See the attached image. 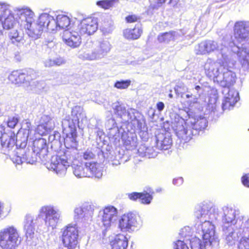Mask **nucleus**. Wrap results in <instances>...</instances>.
Wrapping results in <instances>:
<instances>
[{"label": "nucleus", "mask_w": 249, "mask_h": 249, "mask_svg": "<svg viewBox=\"0 0 249 249\" xmlns=\"http://www.w3.org/2000/svg\"><path fill=\"white\" fill-rule=\"evenodd\" d=\"M235 40L228 42V46L236 54L242 67L249 70V22L239 21L234 26Z\"/></svg>", "instance_id": "f257e3e1"}, {"label": "nucleus", "mask_w": 249, "mask_h": 249, "mask_svg": "<svg viewBox=\"0 0 249 249\" xmlns=\"http://www.w3.org/2000/svg\"><path fill=\"white\" fill-rule=\"evenodd\" d=\"M43 218L47 227L55 229L61 221V213L53 205L42 206L36 217L30 214L26 215L24 222V230L27 239H32L35 234V226L40 218Z\"/></svg>", "instance_id": "f03ea898"}, {"label": "nucleus", "mask_w": 249, "mask_h": 249, "mask_svg": "<svg viewBox=\"0 0 249 249\" xmlns=\"http://www.w3.org/2000/svg\"><path fill=\"white\" fill-rule=\"evenodd\" d=\"M214 208H209L203 205L199 206L195 212V215L197 219H200L201 228L202 232L204 246L206 249L216 247L219 244V239L215 232V227L212 223L213 219H216Z\"/></svg>", "instance_id": "7ed1b4c3"}, {"label": "nucleus", "mask_w": 249, "mask_h": 249, "mask_svg": "<svg viewBox=\"0 0 249 249\" xmlns=\"http://www.w3.org/2000/svg\"><path fill=\"white\" fill-rule=\"evenodd\" d=\"M15 14L20 19L21 25L23 26L27 34L30 37L37 39L40 36L44 29L48 30L47 22H41V14L37 22H34L35 14L29 7H17Z\"/></svg>", "instance_id": "20e7f679"}, {"label": "nucleus", "mask_w": 249, "mask_h": 249, "mask_svg": "<svg viewBox=\"0 0 249 249\" xmlns=\"http://www.w3.org/2000/svg\"><path fill=\"white\" fill-rule=\"evenodd\" d=\"M228 41L225 38L217 41L207 40L202 41L196 46L195 51L197 54H208L218 52L221 55L219 60L223 64H233V57L229 51Z\"/></svg>", "instance_id": "39448f33"}, {"label": "nucleus", "mask_w": 249, "mask_h": 249, "mask_svg": "<svg viewBox=\"0 0 249 249\" xmlns=\"http://www.w3.org/2000/svg\"><path fill=\"white\" fill-rule=\"evenodd\" d=\"M82 111L80 107H74L71 111V116H67L62 121L63 133L66 135L64 144L67 148H76L77 145L76 126L80 119L84 116Z\"/></svg>", "instance_id": "423d86ee"}, {"label": "nucleus", "mask_w": 249, "mask_h": 249, "mask_svg": "<svg viewBox=\"0 0 249 249\" xmlns=\"http://www.w3.org/2000/svg\"><path fill=\"white\" fill-rule=\"evenodd\" d=\"M19 232L13 226H7L0 231V246L3 249H14L20 243Z\"/></svg>", "instance_id": "0eeeda50"}, {"label": "nucleus", "mask_w": 249, "mask_h": 249, "mask_svg": "<svg viewBox=\"0 0 249 249\" xmlns=\"http://www.w3.org/2000/svg\"><path fill=\"white\" fill-rule=\"evenodd\" d=\"M189 122L176 114L171 124L176 136L185 142H189L195 135Z\"/></svg>", "instance_id": "6e6552de"}, {"label": "nucleus", "mask_w": 249, "mask_h": 249, "mask_svg": "<svg viewBox=\"0 0 249 249\" xmlns=\"http://www.w3.org/2000/svg\"><path fill=\"white\" fill-rule=\"evenodd\" d=\"M112 48V45L108 38L98 40L94 48L85 52L83 58L88 60H99L107 56Z\"/></svg>", "instance_id": "1a4fd4ad"}, {"label": "nucleus", "mask_w": 249, "mask_h": 249, "mask_svg": "<svg viewBox=\"0 0 249 249\" xmlns=\"http://www.w3.org/2000/svg\"><path fill=\"white\" fill-rule=\"evenodd\" d=\"M41 22H47L48 31L53 32L58 29H65L71 24L69 17L63 14L58 15L56 18L47 13L42 14Z\"/></svg>", "instance_id": "9d476101"}, {"label": "nucleus", "mask_w": 249, "mask_h": 249, "mask_svg": "<svg viewBox=\"0 0 249 249\" xmlns=\"http://www.w3.org/2000/svg\"><path fill=\"white\" fill-rule=\"evenodd\" d=\"M142 225L140 216L133 213L124 214L119 220V227L122 231L131 232L139 229Z\"/></svg>", "instance_id": "9b49d317"}, {"label": "nucleus", "mask_w": 249, "mask_h": 249, "mask_svg": "<svg viewBox=\"0 0 249 249\" xmlns=\"http://www.w3.org/2000/svg\"><path fill=\"white\" fill-rule=\"evenodd\" d=\"M67 154L68 151L64 152L63 155L59 153L58 155L52 157L48 168L55 172L58 177H64L66 174L67 168L70 166V162L68 161Z\"/></svg>", "instance_id": "f8f14e48"}, {"label": "nucleus", "mask_w": 249, "mask_h": 249, "mask_svg": "<svg viewBox=\"0 0 249 249\" xmlns=\"http://www.w3.org/2000/svg\"><path fill=\"white\" fill-rule=\"evenodd\" d=\"M235 62V61L233 59V64L231 65L226 63L223 64L221 61L219 60V58H218V61H214L211 58H208L204 65L205 73L208 77H213V81L215 82L217 77L219 76L223 68L226 66L231 68L234 66Z\"/></svg>", "instance_id": "ddd939ff"}, {"label": "nucleus", "mask_w": 249, "mask_h": 249, "mask_svg": "<svg viewBox=\"0 0 249 249\" xmlns=\"http://www.w3.org/2000/svg\"><path fill=\"white\" fill-rule=\"evenodd\" d=\"M13 13H11L10 6L5 3L0 4V20L3 29L9 30L13 28L17 22L16 21L20 19L15 14V10Z\"/></svg>", "instance_id": "4468645a"}, {"label": "nucleus", "mask_w": 249, "mask_h": 249, "mask_svg": "<svg viewBox=\"0 0 249 249\" xmlns=\"http://www.w3.org/2000/svg\"><path fill=\"white\" fill-rule=\"evenodd\" d=\"M78 230L76 225H69L64 229L62 241L68 249H74L78 243Z\"/></svg>", "instance_id": "2eb2a0df"}, {"label": "nucleus", "mask_w": 249, "mask_h": 249, "mask_svg": "<svg viewBox=\"0 0 249 249\" xmlns=\"http://www.w3.org/2000/svg\"><path fill=\"white\" fill-rule=\"evenodd\" d=\"M225 239L230 245L235 244L240 238L244 235L245 231L237 228L236 224L233 225H225L222 228Z\"/></svg>", "instance_id": "dca6fc26"}, {"label": "nucleus", "mask_w": 249, "mask_h": 249, "mask_svg": "<svg viewBox=\"0 0 249 249\" xmlns=\"http://www.w3.org/2000/svg\"><path fill=\"white\" fill-rule=\"evenodd\" d=\"M222 92L224 94L222 105L223 110H230L239 100V93L235 89H230V88H224Z\"/></svg>", "instance_id": "f3484780"}, {"label": "nucleus", "mask_w": 249, "mask_h": 249, "mask_svg": "<svg viewBox=\"0 0 249 249\" xmlns=\"http://www.w3.org/2000/svg\"><path fill=\"white\" fill-rule=\"evenodd\" d=\"M74 26L81 35H90L94 33L98 28L97 20L96 18H88L83 19L80 24Z\"/></svg>", "instance_id": "a211bd4d"}, {"label": "nucleus", "mask_w": 249, "mask_h": 249, "mask_svg": "<svg viewBox=\"0 0 249 249\" xmlns=\"http://www.w3.org/2000/svg\"><path fill=\"white\" fill-rule=\"evenodd\" d=\"M117 210L114 207L108 206L100 212L103 225L106 228L110 227L117 219Z\"/></svg>", "instance_id": "6ab92c4d"}, {"label": "nucleus", "mask_w": 249, "mask_h": 249, "mask_svg": "<svg viewBox=\"0 0 249 249\" xmlns=\"http://www.w3.org/2000/svg\"><path fill=\"white\" fill-rule=\"evenodd\" d=\"M74 26L71 29L65 30L63 33V39L70 47L75 48L78 47L81 43V38L78 30Z\"/></svg>", "instance_id": "aec40b11"}, {"label": "nucleus", "mask_w": 249, "mask_h": 249, "mask_svg": "<svg viewBox=\"0 0 249 249\" xmlns=\"http://www.w3.org/2000/svg\"><path fill=\"white\" fill-rule=\"evenodd\" d=\"M236 75L234 72L229 70L226 67L223 68L220 74L215 82L218 83L221 86L226 88H230L235 83Z\"/></svg>", "instance_id": "412c9836"}, {"label": "nucleus", "mask_w": 249, "mask_h": 249, "mask_svg": "<svg viewBox=\"0 0 249 249\" xmlns=\"http://www.w3.org/2000/svg\"><path fill=\"white\" fill-rule=\"evenodd\" d=\"M8 79L11 83L15 84H20L25 83L26 85L29 84L32 88L31 89L36 88L40 89L39 86H36V84H38L37 81H29V77L24 73L20 72L18 71H13L8 76Z\"/></svg>", "instance_id": "4be33fe9"}, {"label": "nucleus", "mask_w": 249, "mask_h": 249, "mask_svg": "<svg viewBox=\"0 0 249 249\" xmlns=\"http://www.w3.org/2000/svg\"><path fill=\"white\" fill-rule=\"evenodd\" d=\"M223 214L222 216V228L225 225L230 226L236 224L237 211L235 209L228 207H224L223 209Z\"/></svg>", "instance_id": "5701e85b"}, {"label": "nucleus", "mask_w": 249, "mask_h": 249, "mask_svg": "<svg viewBox=\"0 0 249 249\" xmlns=\"http://www.w3.org/2000/svg\"><path fill=\"white\" fill-rule=\"evenodd\" d=\"M87 177H95L100 178L103 175V169L100 164L94 161H87L85 164Z\"/></svg>", "instance_id": "b1692460"}, {"label": "nucleus", "mask_w": 249, "mask_h": 249, "mask_svg": "<svg viewBox=\"0 0 249 249\" xmlns=\"http://www.w3.org/2000/svg\"><path fill=\"white\" fill-rule=\"evenodd\" d=\"M157 147L161 150H167L172 143V140L169 133H159L156 135Z\"/></svg>", "instance_id": "393cba45"}, {"label": "nucleus", "mask_w": 249, "mask_h": 249, "mask_svg": "<svg viewBox=\"0 0 249 249\" xmlns=\"http://www.w3.org/2000/svg\"><path fill=\"white\" fill-rule=\"evenodd\" d=\"M30 134V130L26 129L19 130L15 135L16 144L17 146H19L21 148L25 147L27 144V142L29 139L33 140V138L31 137Z\"/></svg>", "instance_id": "a878e982"}, {"label": "nucleus", "mask_w": 249, "mask_h": 249, "mask_svg": "<svg viewBox=\"0 0 249 249\" xmlns=\"http://www.w3.org/2000/svg\"><path fill=\"white\" fill-rule=\"evenodd\" d=\"M195 135L198 134L199 131L205 129L207 125V121L204 117H198L197 118L188 120Z\"/></svg>", "instance_id": "bb28decb"}, {"label": "nucleus", "mask_w": 249, "mask_h": 249, "mask_svg": "<svg viewBox=\"0 0 249 249\" xmlns=\"http://www.w3.org/2000/svg\"><path fill=\"white\" fill-rule=\"evenodd\" d=\"M110 245L111 249H126L128 240L123 234H118L110 241Z\"/></svg>", "instance_id": "cd10ccee"}, {"label": "nucleus", "mask_w": 249, "mask_h": 249, "mask_svg": "<svg viewBox=\"0 0 249 249\" xmlns=\"http://www.w3.org/2000/svg\"><path fill=\"white\" fill-rule=\"evenodd\" d=\"M0 139L1 145L3 148L10 149L16 144L15 134L12 132L1 134Z\"/></svg>", "instance_id": "c85d7f7f"}, {"label": "nucleus", "mask_w": 249, "mask_h": 249, "mask_svg": "<svg viewBox=\"0 0 249 249\" xmlns=\"http://www.w3.org/2000/svg\"><path fill=\"white\" fill-rule=\"evenodd\" d=\"M34 151L40 155H46L48 153V146L46 140L43 138H39L33 141Z\"/></svg>", "instance_id": "c756f323"}, {"label": "nucleus", "mask_w": 249, "mask_h": 249, "mask_svg": "<svg viewBox=\"0 0 249 249\" xmlns=\"http://www.w3.org/2000/svg\"><path fill=\"white\" fill-rule=\"evenodd\" d=\"M180 36L179 32L170 31L159 35L158 39L160 43H168L170 41H175Z\"/></svg>", "instance_id": "7c9ffc66"}, {"label": "nucleus", "mask_w": 249, "mask_h": 249, "mask_svg": "<svg viewBox=\"0 0 249 249\" xmlns=\"http://www.w3.org/2000/svg\"><path fill=\"white\" fill-rule=\"evenodd\" d=\"M142 30L139 26H136L132 29H126L124 31V36L128 39H136L140 37Z\"/></svg>", "instance_id": "2f4dec72"}, {"label": "nucleus", "mask_w": 249, "mask_h": 249, "mask_svg": "<svg viewBox=\"0 0 249 249\" xmlns=\"http://www.w3.org/2000/svg\"><path fill=\"white\" fill-rule=\"evenodd\" d=\"M8 36L11 42L17 46L24 43V38L22 33L16 29L12 30L8 34Z\"/></svg>", "instance_id": "473e14b6"}, {"label": "nucleus", "mask_w": 249, "mask_h": 249, "mask_svg": "<svg viewBox=\"0 0 249 249\" xmlns=\"http://www.w3.org/2000/svg\"><path fill=\"white\" fill-rule=\"evenodd\" d=\"M112 107L116 114L125 120L128 118V112L124 107L120 105L119 103L113 104Z\"/></svg>", "instance_id": "72a5a7b5"}, {"label": "nucleus", "mask_w": 249, "mask_h": 249, "mask_svg": "<svg viewBox=\"0 0 249 249\" xmlns=\"http://www.w3.org/2000/svg\"><path fill=\"white\" fill-rule=\"evenodd\" d=\"M40 123L45 125L48 129L53 130L55 127L54 121L50 116L43 115L41 117Z\"/></svg>", "instance_id": "f704fd0d"}, {"label": "nucleus", "mask_w": 249, "mask_h": 249, "mask_svg": "<svg viewBox=\"0 0 249 249\" xmlns=\"http://www.w3.org/2000/svg\"><path fill=\"white\" fill-rule=\"evenodd\" d=\"M237 228L244 229L245 231L244 234L249 232V218L247 216H242L241 219H239L236 222Z\"/></svg>", "instance_id": "c9c22d12"}, {"label": "nucleus", "mask_w": 249, "mask_h": 249, "mask_svg": "<svg viewBox=\"0 0 249 249\" xmlns=\"http://www.w3.org/2000/svg\"><path fill=\"white\" fill-rule=\"evenodd\" d=\"M73 174L77 178H81L87 177L85 167L81 165L73 163L72 166Z\"/></svg>", "instance_id": "e433bc0d"}, {"label": "nucleus", "mask_w": 249, "mask_h": 249, "mask_svg": "<svg viewBox=\"0 0 249 249\" xmlns=\"http://www.w3.org/2000/svg\"><path fill=\"white\" fill-rule=\"evenodd\" d=\"M84 220L88 221L91 220L93 215L94 210L92 207L88 204L83 205Z\"/></svg>", "instance_id": "4c0bfd02"}, {"label": "nucleus", "mask_w": 249, "mask_h": 249, "mask_svg": "<svg viewBox=\"0 0 249 249\" xmlns=\"http://www.w3.org/2000/svg\"><path fill=\"white\" fill-rule=\"evenodd\" d=\"M132 124L134 125L135 129L136 130L144 132L147 129L145 120L142 118L141 119L135 118V119L132 121Z\"/></svg>", "instance_id": "58836bf2"}, {"label": "nucleus", "mask_w": 249, "mask_h": 249, "mask_svg": "<svg viewBox=\"0 0 249 249\" xmlns=\"http://www.w3.org/2000/svg\"><path fill=\"white\" fill-rule=\"evenodd\" d=\"M118 2V0H103L97 2V5L104 9H108Z\"/></svg>", "instance_id": "ea45409f"}, {"label": "nucleus", "mask_w": 249, "mask_h": 249, "mask_svg": "<svg viewBox=\"0 0 249 249\" xmlns=\"http://www.w3.org/2000/svg\"><path fill=\"white\" fill-rule=\"evenodd\" d=\"M238 249H249V235L247 236L244 234L240 239L238 244Z\"/></svg>", "instance_id": "a19ab883"}, {"label": "nucleus", "mask_w": 249, "mask_h": 249, "mask_svg": "<svg viewBox=\"0 0 249 249\" xmlns=\"http://www.w3.org/2000/svg\"><path fill=\"white\" fill-rule=\"evenodd\" d=\"M152 196L147 192L141 193L139 200L141 203L144 204H149L150 203Z\"/></svg>", "instance_id": "79ce46f5"}, {"label": "nucleus", "mask_w": 249, "mask_h": 249, "mask_svg": "<svg viewBox=\"0 0 249 249\" xmlns=\"http://www.w3.org/2000/svg\"><path fill=\"white\" fill-rule=\"evenodd\" d=\"M130 80L118 81L115 83L114 86L118 89H126L130 86Z\"/></svg>", "instance_id": "37998d69"}, {"label": "nucleus", "mask_w": 249, "mask_h": 249, "mask_svg": "<svg viewBox=\"0 0 249 249\" xmlns=\"http://www.w3.org/2000/svg\"><path fill=\"white\" fill-rule=\"evenodd\" d=\"M192 249H203L201 240L197 238H195L190 240Z\"/></svg>", "instance_id": "c03bdc74"}, {"label": "nucleus", "mask_w": 249, "mask_h": 249, "mask_svg": "<svg viewBox=\"0 0 249 249\" xmlns=\"http://www.w3.org/2000/svg\"><path fill=\"white\" fill-rule=\"evenodd\" d=\"M51 130H52V129H48L45 125L39 123L36 131L40 135H43Z\"/></svg>", "instance_id": "a18cd8bd"}, {"label": "nucleus", "mask_w": 249, "mask_h": 249, "mask_svg": "<svg viewBox=\"0 0 249 249\" xmlns=\"http://www.w3.org/2000/svg\"><path fill=\"white\" fill-rule=\"evenodd\" d=\"M83 206L81 207L76 208L74 210V218L77 220H79L80 219H84L83 216Z\"/></svg>", "instance_id": "49530a36"}, {"label": "nucleus", "mask_w": 249, "mask_h": 249, "mask_svg": "<svg viewBox=\"0 0 249 249\" xmlns=\"http://www.w3.org/2000/svg\"><path fill=\"white\" fill-rule=\"evenodd\" d=\"M174 249H189V248L184 241L178 240L175 243Z\"/></svg>", "instance_id": "de8ad7c7"}, {"label": "nucleus", "mask_w": 249, "mask_h": 249, "mask_svg": "<svg viewBox=\"0 0 249 249\" xmlns=\"http://www.w3.org/2000/svg\"><path fill=\"white\" fill-rule=\"evenodd\" d=\"M18 122V119L17 117H9L7 122V125L10 128H14Z\"/></svg>", "instance_id": "09e8293b"}, {"label": "nucleus", "mask_w": 249, "mask_h": 249, "mask_svg": "<svg viewBox=\"0 0 249 249\" xmlns=\"http://www.w3.org/2000/svg\"><path fill=\"white\" fill-rule=\"evenodd\" d=\"M83 157L84 160H89L94 158L95 155L91 151L87 150L83 153Z\"/></svg>", "instance_id": "8fccbe9b"}, {"label": "nucleus", "mask_w": 249, "mask_h": 249, "mask_svg": "<svg viewBox=\"0 0 249 249\" xmlns=\"http://www.w3.org/2000/svg\"><path fill=\"white\" fill-rule=\"evenodd\" d=\"M191 233V229L189 227H184V228L182 229L180 232V234L182 237H187V236H190Z\"/></svg>", "instance_id": "3c124183"}, {"label": "nucleus", "mask_w": 249, "mask_h": 249, "mask_svg": "<svg viewBox=\"0 0 249 249\" xmlns=\"http://www.w3.org/2000/svg\"><path fill=\"white\" fill-rule=\"evenodd\" d=\"M60 138V134L58 132H54L53 134L49 136V140L51 142H58Z\"/></svg>", "instance_id": "603ef678"}, {"label": "nucleus", "mask_w": 249, "mask_h": 249, "mask_svg": "<svg viewBox=\"0 0 249 249\" xmlns=\"http://www.w3.org/2000/svg\"><path fill=\"white\" fill-rule=\"evenodd\" d=\"M242 182L244 186L249 187V173L243 176L242 178Z\"/></svg>", "instance_id": "864d4df0"}, {"label": "nucleus", "mask_w": 249, "mask_h": 249, "mask_svg": "<svg viewBox=\"0 0 249 249\" xmlns=\"http://www.w3.org/2000/svg\"><path fill=\"white\" fill-rule=\"evenodd\" d=\"M141 193H132L128 194L129 198L132 200H135L140 198Z\"/></svg>", "instance_id": "5fc2aeb1"}, {"label": "nucleus", "mask_w": 249, "mask_h": 249, "mask_svg": "<svg viewBox=\"0 0 249 249\" xmlns=\"http://www.w3.org/2000/svg\"><path fill=\"white\" fill-rule=\"evenodd\" d=\"M199 94H198L197 95H193V97H191V98H190L188 101V102L190 104V106H191L192 104L196 103L197 101L198 97H199Z\"/></svg>", "instance_id": "6e6d98bb"}, {"label": "nucleus", "mask_w": 249, "mask_h": 249, "mask_svg": "<svg viewBox=\"0 0 249 249\" xmlns=\"http://www.w3.org/2000/svg\"><path fill=\"white\" fill-rule=\"evenodd\" d=\"M138 18L135 15H131L126 18V20L127 22L132 23L137 21Z\"/></svg>", "instance_id": "4d7b16f0"}, {"label": "nucleus", "mask_w": 249, "mask_h": 249, "mask_svg": "<svg viewBox=\"0 0 249 249\" xmlns=\"http://www.w3.org/2000/svg\"><path fill=\"white\" fill-rule=\"evenodd\" d=\"M45 67H51L54 66V60L51 59H47L44 61Z\"/></svg>", "instance_id": "13d9d810"}, {"label": "nucleus", "mask_w": 249, "mask_h": 249, "mask_svg": "<svg viewBox=\"0 0 249 249\" xmlns=\"http://www.w3.org/2000/svg\"><path fill=\"white\" fill-rule=\"evenodd\" d=\"M183 179L181 177L175 178L173 180V183L175 185H180L183 183Z\"/></svg>", "instance_id": "bf43d9fd"}, {"label": "nucleus", "mask_w": 249, "mask_h": 249, "mask_svg": "<svg viewBox=\"0 0 249 249\" xmlns=\"http://www.w3.org/2000/svg\"><path fill=\"white\" fill-rule=\"evenodd\" d=\"M54 66H60L65 63L64 59L62 58H56L53 59Z\"/></svg>", "instance_id": "052dcab7"}, {"label": "nucleus", "mask_w": 249, "mask_h": 249, "mask_svg": "<svg viewBox=\"0 0 249 249\" xmlns=\"http://www.w3.org/2000/svg\"><path fill=\"white\" fill-rule=\"evenodd\" d=\"M101 30H102L103 33L104 35H107V34L111 33V32L112 31V28L111 27H109L107 28V27H106L105 26H103Z\"/></svg>", "instance_id": "680f3d73"}, {"label": "nucleus", "mask_w": 249, "mask_h": 249, "mask_svg": "<svg viewBox=\"0 0 249 249\" xmlns=\"http://www.w3.org/2000/svg\"><path fill=\"white\" fill-rule=\"evenodd\" d=\"M24 124L26 125L25 128L24 129H26L27 130H30V134H31L32 131H33L30 129L31 124L30 121L28 120H26L25 121Z\"/></svg>", "instance_id": "e2e57ef3"}, {"label": "nucleus", "mask_w": 249, "mask_h": 249, "mask_svg": "<svg viewBox=\"0 0 249 249\" xmlns=\"http://www.w3.org/2000/svg\"><path fill=\"white\" fill-rule=\"evenodd\" d=\"M25 161V159L20 157L17 156L14 160V162L17 163L18 164H20Z\"/></svg>", "instance_id": "0e129e2a"}, {"label": "nucleus", "mask_w": 249, "mask_h": 249, "mask_svg": "<svg viewBox=\"0 0 249 249\" xmlns=\"http://www.w3.org/2000/svg\"><path fill=\"white\" fill-rule=\"evenodd\" d=\"M157 108L159 111L161 112L162 111L164 108V104L162 102H158L157 105Z\"/></svg>", "instance_id": "69168bd1"}, {"label": "nucleus", "mask_w": 249, "mask_h": 249, "mask_svg": "<svg viewBox=\"0 0 249 249\" xmlns=\"http://www.w3.org/2000/svg\"><path fill=\"white\" fill-rule=\"evenodd\" d=\"M185 96V97L184 98H186L187 99H190L191 98V97H193V94H186L184 95Z\"/></svg>", "instance_id": "338daca9"}, {"label": "nucleus", "mask_w": 249, "mask_h": 249, "mask_svg": "<svg viewBox=\"0 0 249 249\" xmlns=\"http://www.w3.org/2000/svg\"><path fill=\"white\" fill-rule=\"evenodd\" d=\"M179 0H170V3H173L174 5L177 4Z\"/></svg>", "instance_id": "774afa93"}]
</instances>
